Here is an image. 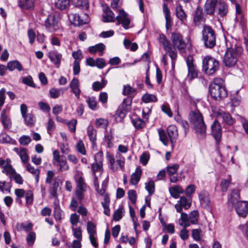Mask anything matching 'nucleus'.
Instances as JSON below:
<instances>
[{"mask_svg": "<svg viewBox=\"0 0 248 248\" xmlns=\"http://www.w3.org/2000/svg\"><path fill=\"white\" fill-rule=\"evenodd\" d=\"M86 102L91 109L95 110L97 108V102L95 97L93 96L88 97Z\"/></svg>", "mask_w": 248, "mask_h": 248, "instance_id": "f704fd0d", "label": "nucleus"}, {"mask_svg": "<svg viewBox=\"0 0 248 248\" xmlns=\"http://www.w3.org/2000/svg\"><path fill=\"white\" fill-rule=\"evenodd\" d=\"M92 170L94 175L96 172H99L100 174L102 173L103 171V164L97 163H93L91 165Z\"/></svg>", "mask_w": 248, "mask_h": 248, "instance_id": "49530a36", "label": "nucleus"}, {"mask_svg": "<svg viewBox=\"0 0 248 248\" xmlns=\"http://www.w3.org/2000/svg\"><path fill=\"white\" fill-rule=\"evenodd\" d=\"M169 192L171 196L175 199H177L180 194L184 193L183 189L179 186H175L169 188Z\"/></svg>", "mask_w": 248, "mask_h": 248, "instance_id": "c85d7f7f", "label": "nucleus"}, {"mask_svg": "<svg viewBox=\"0 0 248 248\" xmlns=\"http://www.w3.org/2000/svg\"><path fill=\"white\" fill-rule=\"evenodd\" d=\"M26 199V203L27 205L31 204L33 200V193L31 191L28 190L26 192V194L25 195Z\"/></svg>", "mask_w": 248, "mask_h": 248, "instance_id": "680f3d73", "label": "nucleus"}, {"mask_svg": "<svg viewBox=\"0 0 248 248\" xmlns=\"http://www.w3.org/2000/svg\"><path fill=\"white\" fill-rule=\"evenodd\" d=\"M158 132L160 140L165 145H167L169 142V139L165 130L162 129H159L158 130Z\"/></svg>", "mask_w": 248, "mask_h": 248, "instance_id": "c03bdc74", "label": "nucleus"}, {"mask_svg": "<svg viewBox=\"0 0 248 248\" xmlns=\"http://www.w3.org/2000/svg\"><path fill=\"white\" fill-rule=\"evenodd\" d=\"M170 39L174 48H177L180 53L185 52L186 43L180 33L172 32L171 34Z\"/></svg>", "mask_w": 248, "mask_h": 248, "instance_id": "9d476101", "label": "nucleus"}, {"mask_svg": "<svg viewBox=\"0 0 248 248\" xmlns=\"http://www.w3.org/2000/svg\"><path fill=\"white\" fill-rule=\"evenodd\" d=\"M36 239L35 233L33 232H30L26 237V241L29 246H32Z\"/></svg>", "mask_w": 248, "mask_h": 248, "instance_id": "a18cd8bd", "label": "nucleus"}, {"mask_svg": "<svg viewBox=\"0 0 248 248\" xmlns=\"http://www.w3.org/2000/svg\"><path fill=\"white\" fill-rule=\"evenodd\" d=\"M163 11L165 15L166 20V27L167 29L171 26V17L170 11L168 7L167 4L164 3L163 5Z\"/></svg>", "mask_w": 248, "mask_h": 248, "instance_id": "cd10ccee", "label": "nucleus"}, {"mask_svg": "<svg viewBox=\"0 0 248 248\" xmlns=\"http://www.w3.org/2000/svg\"><path fill=\"white\" fill-rule=\"evenodd\" d=\"M87 134L92 142L93 148L96 147V131L94 129L92 125H89L87 128Z\"/></svg>", "mask_w": 248, "mask_h": 248, "instance_id": "5701e85b", "label": "nucleus"}, {"mask_svg": "<svg viewBox=\"0 0 248 248\" xmlns=\"http://www.w3.org/2000/svg\"><path fill=\"white\" fill-rule=\"evenodd\" d=\"M24 119L26 124L29 126H33L35 123V117L31 113H28L23 117Z\"/></svg>", "mask_w": 248, "mask_h": 248, "instance_id": "c9c22d12", "label": "nucleus"}, {"mask_svg": "<svg viewBox=\"0 0 248 248\" xmlns=\"http://www.w3.org/2000/svg\"><path fill=\"white\" fill-rule=\"evenodd\" d=\"M68 17L74 24L80 26L87 24L90 21L89 16L86 14H83L82 16L78 14L69 13Z\"/></svg>", "mask_w": 248, "mask_h": 248, "instance_id": "9b49d317", "label": "nucleus"}, {"mask_svg": "<svg viewBox=\"0 0 248 248\" xmlns=\"http://www.w3.org/2000/svg\"><path fill=\"white\" fill-rule=\"evenodd\" d=\"M212 135L216 140V143L218 144L222 136V130L218 120H215L211 125Z\"/></svg>", "mask_w": 248, "mask_h": 248, "instance_id": "f8f14e48", "label": "nucleus"}, {"mask_svg": "<svg viewBox=\"0 0 248 248\" xmlns=\"http://www.w3.org/2000/svg\"><path fill=\"white\" fill-rule=\"evenodd\" d=\"M132 124L136 129H140L145 126V122L140 118H136L132 120Z\"/></svg>", "mask_w": 248, "mask_h": 248, "instance_id": "e433bc0d", "label": "nucleus"}, {"mask_svg": "<svg viewBox=\"0 0 248 248\" xmlns=\"http://www.w3.org/2000/svg\"><path fill=\"white\" fill-rule=\"evenodd\" d=\"M86 191L85 189L77 188L75 190V194L78 200L81 202L84 199V192Z\"/></svg>", "mask_w": 248, "mask_h": 248, "instance_id": "774afa93", "label": "nucleus"}, {"mask_svg": "<svg viewBox=\"0 0 248 248\" xmlns=\"http://www.w3.org/2000/svg\"><path fill=\"white\" fill-rule=\"evenodd\" d=\"M54 216L56 219L60 220L61 219V210L57 204L56 201L54 202Z\"/></svg>", "mask_w": 248, "mask_h": 248, "instance_id": "6e6d98bb", "label": "nucleus"}, {"mask_svg": "<svg viewBox=\"0 0 248 248\" xmlns=\"http://www.w3.org/2000/svg\"><path fill=\"white\" fill-rule=\"evenodd\" d=\"M145 188L148 191L149 195L153 194L155 191V183L153 180H150L147 183H145Z\"/></svg>", "mask_w": 248, "mask_h": 248, "instance_id": "052dcab7", "label": "nucleus"}, {"mask_svg": "<svg viewBox=\"0 0 248 248\" xmlns=\"http://www.w3.org/2000/svg\"><path fill=\"white\" fill-rule=\"evenodd\" d=\"M87 232L90 235H94L96 233L95 225L91 221L87 223Z\"/></svg>", "mask_w": 248, "mask_h": 248, "instance_id": "4d7b16f0", "label": "nucleus"}, {"mask_svg": "<svg viewBox=\"0 0 248 248\" xmlns=\"http://www.w3.org/2000/svg\"><path fill=\"white\" fill-rule=\"evenodd\" d=\"M73 235L77 239H79V240H82V231L81 228L80 227L78 228H72Z\"/></svg>", "mask_w": 248, "mask_h": 248, "instance_id": "5fc2aeb1", "label": "nucleus"}, {"mask_svg": "<svg viewBox=\"0 0 248 248\" xmlns=\"http://www.w3.org/2000/svg\"><path fill=\"white\" fill-rule=\"evenodd\" d=\"M181 217L178 219L179 225L182 227H188L190 226V223L189 220L188 215L183 212H180Z\"/></svg>", "mask_w": 248, "mask_h": 248, "instance_id": "a878e982", "label": "nucleus"}, {"mask_svg": "<svg viewBox=\"0 0 248 248\" xmlns=\"http://www.w3.org/2000/svg\"><path fill=\"white\" fill-rule=\"evenodd\" d=\"M34 0H24L19 2V5L22 8L30 9L34 7Z\"/></svg>", "mask_w": 248, "mask_h": 248, "instance_id": "a19ab883", "label": "nucleus"}, {"mask_svg": "<svg viewBox=\"0 0 248 248\" xmlns=\"http://www.w3.org/2000/svg\"><path fill=\"white\" fill-rule=\"evenodd\" d=\"M53 164L54 166H57L59 167V171H64L69 170V166L67 164L66 160L62 158L57 162H53Z\"/></svg>", "mask_w": 248, "mask_h": 248, "instance_id": "7c9ffc66", "label": "nucleus"}, {"mask_svg": "<svg viewBox=\"0 0 248 248\" xmlns=\"http://www.w3.org/2000/svg\"><path fill=\"white\" fill-rule=\"evenodd\" d=\"M143 102L144 103L155 102L157 101V98L155 95L152 94L146 93L142 98Z\"/></svg>", "mask_w": 248, "mask_h": 248, "instance_id": "79ce46f5", "label": "nucleus"}, {"mask_svg": "<svg viewBox=\"0 0 248 248\" xmlns=\"http://www.w3.org/2000/svg\"><path fill=\"white\" fill-rule=\"evenodd\" d=\"M216 116L218 120H221L227 125H232L234 123V120L229 112L218 110L217 112Z\"/></svg>", "mask_w": 248, "mask_h": 248, "instance_id": "4468645a", "label": "nucleus"}, {"mask_svg": "<svg viewBox=\"0 0 248 248\" xmlns=\"http://www.w3.org/2000/svg\"><path fill=\"white\" fill-rule=\"evenodd\" d=\"M15 142V140L11 138L6 133H3L0 135V143H10L13 144Z\"/></svg>", "mask_w": 248, "mask_h": 248, "instance_id": "58836bf2", "label": "nucleus"}, {"mask_svg": "<svg viewBox=\"0 0 248 248\" xmlns=\"http://www.w3.org/2000/svg\"><path fill=\"white\" fill-rule=\"evenodd\" d=\"M79 85V80L77 78H73L69 84V87L71 89L73 93L78 98H79L81 93Z\"/></svg>", "mask_w": 248, "mask_h": 248, "instance_id": "aec40b11", "label": "nucleus"}, {"mask_svg": "<svg viewBox=\"0 0 248 248\" xmlns=\"http://www.w3.org/2000/svg\"><path fill=\"white\" fill-rule=\"evenodd\" d=\"M217 0H206L204 4V11L207 15H214L218 4Z\"/></svg>", "mask_w": 248, "mask_h": 248, "instance_id": "a211bd4d", "label": "nucleus"}, {"mask_svg": "<svg viewBox=\"0 0 248 248\" xmlns=\"http://www.w3.org/2000/svg\"><path fill=\"white\" fill-rule=\"evenodd\" d=\"M243 52V48L240 46L228 47L223 59L224 65L228 67L234 66L237 62L238 57Z\"/></svg>", "mask_w": 248, "mask_h": 248, "instance_id": "39448f33", "label": "nucleus"}, {"mask_svg": "<svg viewBox=\"0 0 248 248\" xmlns=\"http://www.w3.org/2000/svg\"><path fill=\"white\" fill-rule=\"evenodd\" d=\"M165 50L169 53V55L170 58L171 59L172 62L175 60L177 56V52L175 50V48H172V46H170L169 47L168 49H165Z\"/></svg>", "mask_w": 248, "mask_h": 248, "instance_id": "69168bd1", "label": "nucleus"}, {"mask_svg": "<svg viewBox=\"0 0 248 248\" xmlns=\"http://www.w3.org/2000/svg\"><path fill=\"white\" fill-rule=\"evenodd\" d=\"M202 231L200 229H195L192 230V237L194 240L199 241L201 239Z\"/></svg>", "mask_w": 248, "mask_h": 248, "instance_id": "864d4df0", "label": "nucleus"}, {"mask_svg": "<svg viewBox=\"0 0 248 248\" xmlns=\"http://www.w3.org/2000/svg\"><path fill=\"white\" fill-rule=\"evenodd\" d=\"M105 48V46L102 43H99L94 46H90L88 48L89 51L92 54H94L97 51L99 52V55L102 56L103 51Z\"/></svg>", "mask_w": 248, "mask_h": 248, "instance_id": "bb28decb", "label": "nucleus"}, {"mask_svg": "<svg viewBox=\"0 0 248 248\" xmlns=\"http://www.w3.org/2000/svg\"><path fill=\"white\" fill-rule=\"evenodd\" d=\"M187 227H183L180 232V237L183 240H187L189 238V232Z\"/></svg>", "mask_w": 248, "mask_h": 248, "instance_id": "338daca9", "label": "nucleus"}, {"mask_svg": "<svg viewBox=\"0 0 248 248\" xmlns=\"http://www.w3.org/2000/svg\"><path fill=\"white\" fill-rule=\"evenodd\" d=\"M123 210V208L121 207L119 208L117 210L115 211L113 215V218L114 220L119 221L122 218Z\"/></svg>", "mask_w": 248, "mask_h": 248, "instance_id": "e2e57ef3", "label": "nucleus"}, {"mask_svg": "<svg viewBox=\"0 0 248 248\" xmlns=\"http://www.w3.org/2000/svg\"><path fill=\"white\" fill-rule=\"evenodd\" d=\"M105 14L103 16V21L104 22H114L115 20L117 21V25L122 24L125 29H127L129 27L130 20L128 18L126 13L123 10L119 11V15L115 17L113 12L108 7H107L104 10Z\"/></svg>", "mask_w": 248, "mask_h": 248, "instance_id": "7ed1b4c3", "label": "nucleus"}, {"mask_svg": "<svg viewBox=\"0 0 248 248\" xmlns=\"http://www.w3.org/2000/svg\"><path fill=\"white\" fill-rule=\"evenodd\" d=\"M219 62L215 58L207 56L202 59V70L209 76L214 74L218 69Z\"/></svg>", "mask_w": 248, "mask_h": 248, "instance_id": "0eeeda50", "label": "nucleus"}, {"mask_svg": "<svg viewBox=\"0 0 248 248\" xmlns=\"http://www.w3.org/2000/svg\"><path fill=\"white\" fill-rule=\"evenodd\" d=\"M179 168V165L177 164L167 167V172L169 175L172 176L174 174Z\"/></svg>", "mask_w": 248, "mask_h": 248, "instance_id": "603ef678", "label": "nucleus"}, {"mask_svg": "<svg viewBox=\"0 0 248 248\" xmlns=\"http://www.w3.org/2000/svg\"><path fill=\"white\" fill-rule=\"evenodd\" d=\"M167 133L171 143V146L173 147L178 136L177 127L173 125H170L168 127Z\"/></svg>", "mask_w": 248, "mask_h": 248, "instance_id": "f3484780", "label": "nucleus"}, {"mask_svg": "<svg viewBox=\"0 0 248 248\" xmlns=\"http://www.w3.org/2000/svg\"><path fill=\"white\" fill-rule=\"evenodd\" d=\"M240 191L238 189H233L228 200L229 205L234 206L236 212L240 217L245 218L248 213V202L239 201Z\"/></svg>", "mask_w": 248, "mask_h": 248, "instance_id": "f03ea898", "label": "nucleus"}, {"mask_svg": "<svg viewBox=\"0 0 248 248\" xmlns=\"http://www.w3.org/2000/svg\"><path fill=\"white\" fill-rule=\"evenodd\" d=\"M196 190V186L193 184H191L187 186L186 187L185 193L187 197H191V195L193 194Z\"/></svg>", "mask_w": 248, "mask_h": 248, "instance_id": "bf43d9fd", "label": "nucleus"}, {"mask_svg": "<svg viewBox=\"0 0 248 248\" xmlns=\"http://www.w3.org/2000/svg\"><path fill=\"white\" fill-rule=\"evenodd\" d=\"M159 42L163 45L164 49H168L171 45L169 41L167 39L166 37L163 34L159 35Z\"/></svg>", "mask_w": 248, "mask_h": 248, "instance_id": "8fccbe9b", "label": "nucleus"}, {"mask_svg": "<svg viewBox=\"0 0 248 248\" xmlns=\"http://www.w3.org/2000/svg\"><path fill=\"white\" fill-rule=\"evenodd\" d=\"M229 178L228 179H223L221 181L220 187L221 190L223 192L227 191L228 186L231 181V178L230 176H229Z\"/></svg>", "mask_w": 248, "mask_h": 248, "instance_id": "3c124183", "label": "nucleus"}, {"mask_svg": "<svg viewBox=\"0 0 248 248\" xmlns=\"http://www.w3.org/2000/svg\"><path fill=\"white\" fill-rule=\"evenodd\" d=\"M75 180L77 183V188L85 189L86 187V185L84 182V179L81 176L79 175H76L75 176Z\"/></svg>", "mask_w": 248, "mask_h": 248, "instance_id": "4c0bfd02", "label": "nucleus"}, {"mask_svg": "<svg viewBox=\"0 0 248 248\" xmlns=\"http://www.w3.org/2000/svg\"><path fill=\"white\" fill-rule=\"evenodd\" d=\"M175 12L177 17L182 22H185L186 20L187 15L180 4L177 5Z\"/></svg>", "mask_w": 248, "mask_h": 248, "instance_id": "b1692460", "label": "nucleus"}, {"mask_svg": "<svg viewBox=\"0 0 248 248\" xmlns=\"http://www.w3.org/2000/svg\"><path fill=\"white\" fill-rule=\"evenodd\" d=\"M217 7V14L220 16H224L228 13V6L224 2L219 1Z\"/></svg>", "mask_w": 248, "mask_h": 248, "instance_id": "393cba45", "label": "nucleus"}, {"mask_svg": "<svg viewBox=\"0 0 248 248\" xmlns=\"http://www.w3.org/2000/svg\"><path fill=\"white\" fill-rule=\"evenodd\" d=\"M123 93L125 95L135 94L136 90L129 85H124L123 88Z\"/></svg>", "mask_w": 248, "mask_h": 248, "instance_id": "de8ad7c7", "label": "nucleus"}, {"mask_svg": "<svg viewBox=\"0 0 248 248\" xmlns=\"http://www.w3.org/2000/svg\"><path fill=\"white\" fill-rule=\"evenodd\" d=\"M70 0H55V5L57 8L63 10L69 5Z\"/></svg>", "mask_w": 248, "mask_h": 248, "instance_id": "473e14b6", "label": "nucleus"}, {"mask_svg": "<svg viewBox=\"0 0 248 248\" xmlns=\"http://www.w3.org/2000/svg\"><path fill=\"white\" fill-rule=\"evenodd\" d=\"M61 19L58 13H52L48 15L46 20L45 26L49 32H54L59 28V21Z\"/></svg>", "mask_w": 248, "mask_h": 248, "instance_id": "1a4fd4ad", "label": "nucleus"}, {"mask_svg": "<svg viewBox=\"0 0 248 248\" xmlns=\"http://www.w3.org/2000/svg\"><path fill=\"white\" fill-rule=\"evenodd\" d=\"M214 30L209 26H204L202 31V40L206 48H212L216 44Z\"/></svg>", "mask_w": 248, "mask_h": 248, "instance_id": "423d86ee", "label": "nucleus"}, {"mask_svg": "<svg viewBox=\"0 0 248 248\" xmlns=\"http://www.w3.org/2000/svg\"><path fill=\"white\" fill-rule=\"evenodd\" d=\"M189 117L197 137L200 139H204L206 135V126L202 113L198 110L193 111L190 112Z\"/></svg>", "mask_w": 248, "mask_h": 248, "instance_id": "f257e3e1", "label": "nucleus"}, {"mask_svg": "<svg viewBox=\"0 0 248 248\" xmlns=\"http://www.w3.org/2000/svg\"><path fill=\"white\" fill-rule=\"evenodd\" d=\"M113 140V136L111 132L105 135V141L107 142V147L108 148H111L113 146V143L112 142Z\"/></svg>", "mask_w": 248, "mask_h": 248, "instance_id": "13d9d810", "label": "nucleus"}, {"mask_svg": "<svg viewBox=\"0 0 248 248\" xmlns=\"http://www.w3.org/2000/svg\"><path fill=\"white\" fill-rule=\"evenodd\" d=\"M0 119L3 127L9 129L12 127V122L10 118L6 114L5 109L2 110L0 114Z\"/></svg>", "mask_w": 248, "mask_h": 248, "instance_id": "4be33fe9", "label": "nucleus"}, {"mask_svg": "<svg viewBox=\"0 0 248 248\" xmlns=\"http://www.w3.org/2000/svg\"><path fill=\"white\" fill-rule=\"evenodd\" d=\"M22 160V161L26 163L29 160V156L27 155V150L25 148H21L19 150L18 155Z\"/></svg>", "mask_w": 248, "mask_h": 248, "instance_id": "09e8293b", "label": "nucleus"}, {"mask_svg": "<svg viewBox=\"0 0 248 248\" xmlns=\"http://www.w3.org/2000/svg\"><path fill=\"white\" fill-rule=\"evenodd\" d=\"M48 57L57 68H59L61 64L62 55L58 51L53 50L49 52Z\"/></svg>", "mask_w": 248, "mask_h": 248, "instance_id": "6ab92c4d", "label": "nucleus"}, {"mask_svg": "<svg viewBox=\"0 0 248 248\" xmlns=\"http://www.w3.org/2000/svg\"><path fill=\"white\" fill-rule=\"evenodd\" d=\"M142 174V170L140 167L136 168L135 171L131 175L130 182L133 185H136L140 181Z\"/></svg>", "mask_w": 248, "mask_h": 248, "instance_id": "412c9836", "label": "nucleus"}, {"mask_svg": "<svg viewBox=\"0 0 248 248\" xmlns=\"http://www.w3.org/2000/svg\"><path fill=\"white\" fill-rule=\"evenodd\" d=\"M209 91L212 97L216 100L225 98L227 95L223 80L220 78L214 79L210 83Z\"/></svg>", "mask_w": 248, "mask_h": 248, "instance_id": "20e7f679", "label": "nucleus"}, {"mask_svg": "<svg viewBox=\"0 0 248 248\" xmlns=\"http://www.w3.org/2000/svg\"><path fill=\"white\" fill-rule=\"evenodd\" d=\"M199 213L197 210L191 211L188 216L190 224H197L199 221Z\"/></svg>", "mask_w": 248, "mask_h": 248, "instance_id": "72a5a7b5", "label": "nucleus"}, {"mask_svg": "<svg viewBox=\"0 0 248 248\" xmlns=\"http://www.w3.org/2000/svg\"><path fill=\"white\" fill-rule=\"evenodd\" d=\"M27 170L30 173L35 175V179L36 182L39 181L40 170L38 169H35L31 164H28L26 166Z\"/></svg>", "mask_w": 248, "mask_h": 248, "instance_id": "ea45409f", "label": "nucleus"}, {"mask_svg": "<svg viewBox=\"0 0 248 248\" xmlns=\"http://www.w3.org/2000/svg\"><path fill=\"white\" fill-rule=\"evenodd\" d=\"M191 205V198L187 199L185 196H182L175 205V208L177 212H182L183 208L188 209L190 208Z\"/></svg>", "mask_w": 248, "mask_h": 248, "instance_id": "ddd939ff", "label": "nucleus"}, {"mask_svg": "<svg viewBox=\"0 0 248 248\" xmlns=\"http://www.w3.org/2000/svg\"><path fill=\"white\" fill-rule=\"evenodd\" d=\"M7 69L10 71H13L16 69L19 71L22 70V66L19 62L16 60L10 61L8 62L7 65Z\"/></svg>", "mask_w": 248, "mask_h": 248, "instance_id": "c756f323", "label": "nucleus"}, {"mask_svg": "<svg viewBox=\"0 0 248 248\" xmlns=\"http://www.w3.org/2000/svg\"><path fill=\"white\" fill-rule=\"evenodd\" d=\"M2 172L5 173L6 175H9L10 177L11 175H13L16 171L15 169L12 167L11 164L8 165L5 168H4L2 170Z\"/></svg>", "mask_w": 248, "mask_h": 248, "instance_id": "0e129e2a", "label": "nucleus"}, {"mask_svg": "<svg viewBox=\"0 0 248 248\" xmlns=\"http://www.w3.org/2000/svg\"><path fill=\"white\" fill-rule=\"evenodd\" d=\"M186 64L188 67V78L190 79L196 78L198 76V72L195 68V66L193 63V57L188 56L186 59Z\"/></svg>", "mask_w": 248, "mask_h": 248, "instance_id": "2eb2a0df", "label": "nucleus"}, {"mask_svg": "<svg viewBox=\"0 0 248 248\" xmlns=\"http://www.w3.org/2000/svg\"><path fill=\"white\" fill-rule=\"evenodd\" d=\"M106 157L109 161L110 169L112 171H117L118 169V166L120 170H123L125 164V158L119 152L116 154V160L114 156L109 153L107 154Z\"/></svg>", "mask_w": 248, "mask_h": 248, "instance_id": "6e6552de", "label": "nucleus"}, {"mask_svg": "<svg viewBox=\"0 0 248 248\" xmlns=\"http://www.w3.org/2000/svg\"><path fill=\"white\" fill-rule=\"evenodd\" d=\"M199 198L201 206L207 210H210L211 207V201L209 193L205 191H202L199 194Z\"/></svg>", "mask_w": 248, "mask_h": 248, "instance_id": "dca6fc26", "label": "nucleus"}, {"mask_svg": "<svg viewBox=\"0 0 248 248\" xmlns=\"http://www.w3.org/2000/svg\"><path fill=\"white\" fill-rule=\"evenodd\" d=\"M202 9L200 7H197L194 16L195 22H200L202 21Z\"/></svg>", "mask_w": 248, "mask_h": 248, "instance_id": "37998d69", "label": "nucleus"}, {"mask_svg": "<svg viewBox=\"0 0 248 248\" xmlns=\"http://www.w3.org/2000/svg\"><path fill=\"white\" fill-rule=\"evenodd\" d=\"M72 3L76 7L87 10L89 4L88 0H72Z\"/></svg>", "mask_w": 248, "mask_h": 248, "instance_id": "2f4dec72", "label": "nucleus"}]
</instances>
